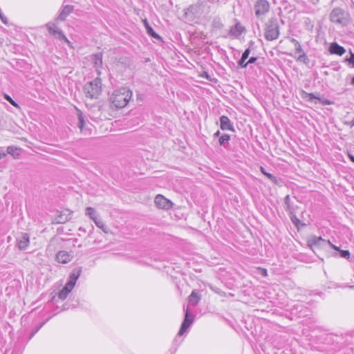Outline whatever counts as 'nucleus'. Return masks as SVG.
<instances>
[{"instance_id": "21", "label": "nucleus", "mask_w": 354, "mask_h": 354, "mask_svg": "<svg viewBox=\"0 0 354 354\" xmlns=\"http://www.w3.org/2000/svg\"><path fill=\"white\" fill-rule=\"evenodd\" d=\"M91 60L94 64V66L98 68L102 65V54L99 53L91 56Z\"/></svg>"}, {"instance_id": "22", "label": "nucleus", "mask_w": 354, "mask_h": 354, "mask_svg": "<svg viewBox=\"0 0 354 354\" xmlns=\"http://www.w3.org/2000/svg\"><path fill=\"white\" fill-rule=\"evenodd\" d=\"M21 149L15 146H9L7 147L6 152L15 158H18L20 156Z\"/></svg>"}, {"instance_id": "54", "label": "nucleus", "mask_w": 354, "mask_h": 354, "mask_svg": "<svg viewBox=\"0 0 354 354\" xmlns=\"http://www.w3.org/2000/svg\"><path fill=\"white\" fill-rule=\"evenodd\" d=\"M349 288H351V289H354V285L353 286H350Z\"/></svg>"}, {"instance_id": "15", "label": "nucleus", "mask_w": 354, "mask_h": 354, "mask_svg": "<svg viewBox=\"0 0 354 354\" xmlns=\"http://www.w3.org/2000/svg\"><path fill=\"white\" fill-rule=\"evenodd\" d=\"M220 127L222 130L234 131V128L230 120L227 116L222 115L220 117Z\"/></svg>"}, {"instance_id": "36", "label": "nucleus", "mask_w": 354, "mask_h": 354, "mask_svg": "<svg viewBox=\"0 0 354 354\" xmlns=\"http://www.w3.org/2000/svg\"><path fill=\"white\" fill-rule=\"evenodd\" d=\"M340 256L344 259H349L351 254L348 250H339Z\"/></svg>"}, {"instance_id": "11", "label": "nucleus", "mask_w": 354, "mask_h": 354, "mask_svg": "<svg viewBox=\"0 0 354 354\" xmlns=\"http://www.w3.org/2000/svg\"><path fill=\"white\" fill-rule=\"evenodd\" d=\"M326 244H328V241H326L321 236H313L308 241V245L313 251H315V250L318 247L324 246Z\"/></svg>"}, {"instance_id": "44", "label": "nucleus", "mask_w": 354, "mask_h": 354, "mask_svg": "<svg viewBox=\"0 0 354 354\" xmlns=\"http://www.w3.org/2000/svg\"><path fill=\"white\" fill-rule=\"evenodd\" d=\"M257 60V57H251L248 59V64H253V63H254Z\"/></svg>"}, {"instance_id": "37", "label": "nucleus", "mask_w": 354, "mask_h": 354, "mask_svg": "<svg viewBox=\"0 0 354 354\" xmlns=\"http://www.w3.org/2000/svg\"><path fill=\"white\" fill-rule=\"evenodd\" d=\"M350 53L351 57L349 58L346 57L345 59V62H348L350 64L352 65V67L354 68V53H352L351 51Z\"/></svg>"}, {"instance_id": "17", "label": "nucleus", "mask_w": 354, "mask_h": 354, "mask_svg": "<svg viewBox=\"0 0 354 354\" xmlns=\"http://www.w3.org/2000/svg\"><path fill=\"white\" fill-rule=\"evenodd\" d=\"M328 50L330 54L337 55L339 56H342L346 52L345 48L339 45L337 42H333L330 44Z\"/></svg>"}, {"instance_id": "39", "label": "nucleus", "mask_w": 354, "mask_h": 354, "mask_svg": "<svg viewBox=\"0 0 354 354\" xmlns=\"http://www.w3.org/2000/svg\"><path fill=\"white\" fill-rule=\"evenodd\" d=\"M245 60L246 59H245L243 58H241L238 62L239 66H241V68H246L248 65V62H245Z\"/></svg>"}, {"instance_id": "50", "label": "nucleus", "mask_w": 354, "mask_h": 354, "mask_svg": "<svg viewBox=\"0 0 354 354\" xmlns=\"http://www.w3.org/2000/svg\"><path fill=\"white\" fill-rule=\"evenodd\" d=\"M220 136V131H217L216 133H214V137H218Z\"/></svg>"}, {"instance_id": "28", "label": "nucleus", "mask_w": 354, "mask_h": 354, "mask_svg": "<svg viewBox=\"0 0 354 354\" xmlns=\"http://www.w3.org/2000/svg\"><path fill=\"white\" fill-rule=\"evenodd\" d=\"M260 170H261V173L263 175H265L269 180H270L274 184H277L278 180H277V178L274 176L267 172L263 167H261Z\"/></svg>"}, {"instance_id": "53", "label": "nucleus", "mask_w": 354, "mask_h": 354, "mask_svg": "<svg viewBox=\"0 0 354 354\" xmlns=\"http://www.w3.org/2000/svg\"><path fill=\"white\" fill-rule=\"evenodd\" d=\"M351 84H352L353 85H354V77H353V79H352V80H351Z\"/></svg>"}, {"instance_id": "9", "label": "nucleus", "mask_w": 354, "mask_h": 354, "mask_svg": "<svg viewBox=\"0 0 354 354\" xmlns=\"http://www.w3.org/2000/svg\"><path fill=\"white\" fill-rule=\"evenodd\" d=\"M185 310V318L178 333V335L179 336L183 335L194 322V316L190 313L188 307Z\"/></svg>"}, {"instance_id": "18", "label": "nucleus", "mask_w": 354, "mask_h": 354, "mask_svg": "<svg viewBox=\"0 0 354 354\" xmlns=\"http://www.w3.org/2000/svg\"><path fill=\"white\" fill-rule=\"evenodd\" d=\"M72 212L68 209L66 210V212H61L57 215L56 221L57 223H64L71 218Z\"/></svg>"}, {"instance_id": "16", "label": "nucleus", "mask_w": 354, "mask_h": 354, "mask_svg": "<svg viewBox=\"0 0 354 354\" xmlns=\"http://www.w3.org/2000/svg\"><path fill=\"white\" fill-rule=\"evenodd\" d=\"M303 97L304 98H308V100L311 102H313L314 100H317L324 105H330L332 103L329 100L320 98V97L316 96L313 93H307L306 91H303Z\"/></svg>"}, {"instance_id": "10", "label": "nucleus", "mask_w": 354, "mask_h": 354, "mask_svg": "<svg viewBox=\"0 0 354 354\" xmlns=\"http://www.w3.org/2000/svg\"><path fill=\"white\" fill-rule=\"evenodd\" d=\"M154 203L160 209H169L172 207V203L162 195L158 194L154 199Z\"/></svg>"}, {"instance_id": "6", "label": "nucleus", "mask_w": 354, "mask_h": 354, "mask_svg": "<svg viewBox=\"0 0 354 354\" xmlns=\"http://www.w3.org/2000/svg\"><path fill=\"white\" fill-rule=\"evenodd\" d=\"M49 34L53 35L60 41H64L70 44V41L66 38L64 32L54 23H48L46 25Z\"/></svg>"}, {"instance_id": "32", "label": "nucleus", "mask_w": 354, "mask_h": 354, "mask_svg": "<svg viewBox=\"0 0 354 354\" xmlns=\"http://www.w3.org/2000/svg\"><path fill=\"white\" fill-rule=\"evenodd\" d=\"M94 223H95L97 227L102 230L104 232L107 233V227L100 219L97 218L94 221Z\"/></svg>"}, {"instance_id": "35", "label": "nucleus", "mask_w": 354, "mask_h": 354, "mask_svg": "<svg viewBox=\"0 0 354 354\" xmlns=\"http://www.w3.org/2000/svg\"><path fill=\"white\" fill-rule=\"evenodd\" d=\"M299 56L297 59L298 61L299 62H303L304 63H307V61H308V59L306 56V55L305 54V53H299Z\"/></svg>"}, {"instance_id": "38", "label": "nucleus", "mask_w": 354, "mask_h": 354, "mask_svg": "<svg viewBox=\"0 0 354 354\" xmlns=\"http://www.w3.org/2000/svg\"><path fill=\"white\" fill-rule=\"evenodd\" d=\"M75 285V284L74 283H72V282H71V281H68L66 283V285L64 286V288H66V290H68L69 291V292H71V290H73V288H74Z\"/></svg>"}, {"instance_id": "2", "label": "nucleus", "mask_w": 354, "mask_h": 354, "mask_svg": "<svg viewBox=\"0 0 354 354\" xmlns=\"http://www.w3.org/2000/svg\"><path fill=\"white\" fill-rule=\"evenodd\" d=\"M280 35V26L277 17L270 18L264 25V37L267 41H274Z\"/></svg>"}, {"instance_id": "12", "label": "nucleus", "mask_w": 354, "mask_h": 354, "mask_svg": "<svg viewBox=\"0 0 354 354\" xmlns=\"http://www.w3.org/2000/svg\"><path fill=\"white\" fill-rule=\"evenodd\" d=\"M74 6L72 5H66L63 6L60 10L59 15L56 18L57 21H63L73 11Z\"/></svg>"}, {"instance_id": "30", "label": "nucleus", "mask_w": 354, "mask_h": 354, "mask_svg": "<svg viewBox=\"0 0 354 354\" xmlns=\"http://www.w3.org/2000/svg\"><path fill=\"white\" fill-rule=\"evenodd\" d=\"M289 214L290 218L292 223L296 226L298 227L300 224L301 221L297 217L296 214H295L294 211L290 212Z\"/></svg>"}, {"instance_id": "19", "label": "nucleus", "mask_w": 354, "mask_h": 354, "mask_svg": "<svg viewBox=\"0 0 354 354\" xmlns=\"http://www.w3.org/2000/svg\"><path fill=\"white\" fill-rule=\"evenodd\" d=\"M189 302L193 306L197 305L201 300V295L196 290H193L188 297Z\"/></svg>"}, {"instance_id": "45", "label": "nucleus", "mask_w": 354, "mask_h": 354, "mask_svg": "<svg viewBox=\"0 0 354 354\" xmlns=\"http://www.w3.org/2000/svg\"><path fill=\"white\" fill-rule=\"evenodd\" d=\"M290 41H291L292 44H294V45H295H295H297V44L299 43V42L297 39H295V38H291V39H290Z\"/></svg>"}, {"instance_id": "14", "label": "nucleus", "mask_w": 354, "mask_h": 354, "mask_svg": "<svg viewBox=\"0 0 354 354\" xmlns=\"http://www.w3.org/2000/svg\"><path fill=\"white\" fill-rule=\"evenodd\" d=\"M17 247L21 250H25L30 243L29 235L27 233H22L20 236L17 238Z\"/></svg>"}, {"instance_id": "34", "label": "nucleus", "mask_w": 354, "mask_h": 354, "mask_svg": "<svg viewBox=\"0 0 354 354\" xmlns=\"http://www.w3.org/2000/svg\"><path fill=\"white\" fill-rule=\"evenodd\" d=\"M4 98L14 106L19 107V104L15 100H13L12 98L10 95H8L7 94H4Z\"/></svg>"}, {"instance_id": "3", "label": "nucleus", "mask_w": 354, "mask_h": 354, "mask_svg": "<svg viewBox=\"0 0 354 354\" xmlns=\"http://www.w3.org/2000/svg\"><path fill=\"white\" fill-rule=\"evenodd\" d=\"M85 96L90 99H97L102 93V80L95 78L93 81L87 82L83 87Z\"/></svg>"}, {"instance_id": "51", "label": "nucleus", "mask_w": 354, "mask_h": 354, "mask_svg": "<svg viewBox=\"0 0 354 354\" xmlns=\"http://www.w3.org/2000/svg\"><path fill=\"white\" fill-rule=\"evenodd\" d=\"M6 153H5L4 152L0 153V159L1 158V157H6Z\"/></svg>"}, {"instance_id": "4", "label": "nucleus", "mask_w": 354, "mask_h": 354, "mask_svg": "<svg viewBox=\"0 0 354 354\" xmlns=\"http://www.w3.org/2000/svg\"><path fill=\"white\" fill-rule=\"evenodd\" d=\"M350 15L348 12L340 8H335L330 14V20L332 23L346 26L350 22Z\"/></svg>"}, {"instance_id": "43", "label": "nucleus", "mask_w": 354, "mask_h": 354, "mask_svg": "<svg viewBox=\"0 0 354 354\" xmlns=\"http://www.w3.org/2000/svg\"><path fill=\"white\" fill-rule=\"evenodd\" d=\"M344 124L349 126L350 127H354V118L351 121L344 122Z\"/></svg>"}, {"instance_id": "33", "label": "nucleus", "mask_w": 354, "mask_h": 354, "mask_svg": "<svg viewBox=\"0 0 354 354\" xmlns=\"http://www.w3.org/2000/svg\"><path fill=\"white\" fill-rule=\"evenodd\" d=\"M69 291L68 290H66L65 288H63L58 294V297L61 300H64L68 295Z\"/></svg>"}, {"instance_id": "8", "label": "nucleus", "mask_w": 354, "mask_h": 354, "mask_svg": "<svg viewBox=\"0 0 354 354\" xmlns=\"http://www.w3.org/2000/svg\"><path fill=\"white\" fill-rule=\"evenodd\" d=\"M185 310V318L178 333V335L179 336L183 335L194 322V316L190 313L188 307Z\"/></svg>"}, {"instance_id": "47", "label": "nucleus", "mask_w": 354, "mask_h": 354, "mask_svg": "<svg viewBox=\"0 0 354 354\" xmlns=\"http://www.w3.org/2000/svg\"><path fill=\"white\" fill-rule=\"evenodd\" d=\"M261 274L263 276H267V270L266 269L261 268Z\"/></svg>"}, {"instance_id": "24", "label": "nucleus", "mask_w": 354, "mask_h": 354, "mask_svg": "<svg viewBox=\"0 0 354 354\" xmlns=\"http://www.w3.org/2000/svg\"><path fill=\"white\" fill-rule=\"evenodd\" d=\"M230 140V136L228 134H223L221 136L219 137L218 142L219 145L224 148H227L229 145V140Z\"/></svg>"}, {"instance_id": "5", "label": "nucleus", "mask_w": 354, "mask_h": 354, "mask_svg": "<svg viewBox=\"0 0 354 354\" xmlns=\"http://www.w3.org/2000/svg\"><path fill=\"white\" fill-rule=\"evenodd\" d=\"M270 3L267 0H257L254 4L255 16L262 19L270 11Z\"/></svg>"}, {"instance_id": "40", "label": "nucleus", "mask_w": 354, "mask_h": 354, "mask_svg": "<svg viewBox=\"0 0 354 354\" xmlns=\"http://www.w3.org/2000/svg\"><path fill=\"white\" fill-rule=\"evenodd\" d=\"M250 49L249 48H246L245 51L243 53L241 58L247 59L250 55Z\"/></svg>"}, {"instance_id": "52", "label": "nucleus", "mask_w": 354, "mask_h": 354, "mask_svg": "<svg viewBox=\"0 0 354 354\" xmlns=\"http://www.w3.org/2000/svg\"><path fill=\"white\" fill-rule=\"evenodd\" d=\"M78 230H79L80 232H86V231H85V229H84V228H83V227H80L78 229Z\"/></svg>"}, {"instance_id": "7", "label": "nucleus", "mask_w": 354, "mask_h": 354, "mask_svg": "<svg viewBox=\"0 0 354 354\" xmlns=\"http://www.w3.org/2000/svg\"><path fill=\"white\" fill-rule=\"evenodd\" d=\"M185 310V318L178 333V335L179 336L183 335L194 322V316L190 313L188 307Z\"/></svg>"}, {"instance_id": "41", "label": "nucleus", "mask_w": 354, "mask_h": 354, "mask_svg": "<svg viewBox=\"0 0 354 354\" xmlns=\"http://www.w3.org/2000/svg\"><path fill=\"white\" fill-rule=\"evenodd\" d=\"M295 51L297 53H304L301 46L299 43L297 45H295Z\"/></svg>"}, {"instance_id": "27", "label": "nucleus", "mask_w": 354, "mask_h": 354, "mask_svg": "<svg viewBox=\"0 0 354 354\" xmlns=\"http://www.w3.org/2000/svg\"><path fill=\"white\" fill-rule=\"evenodd\" d=\"M86 215L89 216V218L93 221L97 219L96 211L91 207H88L86 208Z\"/></svg>"}, {"instance_id": "29", "label": "nucleus", "mask_w": 354, "mask_h": 354, "mask_svg": "<svg viewBox=\"0 0 354 354\" xmlns=\"http://www.w3.org/2000/svg\"><path fill=\"white\" fill-rule=\"evenodd\" d=\"M284 203L286 205L285 209L288 213L295 211L293 207L290 204V197L289 195L286 196L284 198Z\"/></svg>"}, {"instance_id": "42", "label": "nucleus", "mask_w": 354, "mask_h": 354, "mask_svg": "<svg viewBox=\"0 0 354 354\" xmlns=\"http://www.w3.org/2000/svg\"><path fill=\"white\" fill-rule=\"evenodd\" d=\"M328 244L330 246L331 248L334 249L336 251H339V250H341L339 247H337V246L333 245V243H331L330 242V241H328Z\"/></svg>"}, {"instance_id": "20", "label": "nucleus", "mask_w": 354, "mask_h": 354, "mask_svg": "<svg viewBox=\"0 0 354 354\" xmlns=\"http://www.w3.org/2000/svg\"><path fill=\"white\" fill-rule=\"evenodd\" d=\"M81 272H82V268L81 267H78V268H75L72 271V272L70 274V275H69V280L68 281L72 282V283H74L75 284L76 283V281L77 280V279L79 278V277L81 274Z\"/></svg>"}, {"instance_id": "49", "label": "nucleus", "mask_w": 354, "mask_h": 354, "mask_svg": "<svg viewBox=\"0 0 354 354\" xmlns=\"http://www.w3.org/2000/svg\"><path fill=\"white\" fill-rule=\"evenodd\" d=\"M313 5H316L318 3L319 0H309Z\"/></svg>"}, {"instance_id": "46", "label": "nucleus", "mask_w": 354, "mask_h": 354, "mask_svg": "<svg viewBox=\"0 0 354 354\" xmlns=\"http://www.w3.org/2000/svg\"><path fill=\"white\" fill-rule=\"evenodd\" d=\"M348 156L350 160L352 161L353 162H354V155H353L351 153H348Z\"/></svg>"}, {"instance_id": "1", "label": "nucleus", "mask_w": 354, "mask_h": 354, "mask_svg": "<svg viewBox=\"0 0 354 354\" xmlns=\"http://www.w3.org/2000/svg\"><path fill=\"white\" fill-rule=\"evenodd\" d=\"M131 97V91L128 88L122 87L113 91L110 97V102L116 109H122L127 106Z\"/></svg>"}, {"instance_id": "25", "label": "nucleus", "mask_w": 354, "mask_h": 354, "mask_svg": "<svg viewBox=\"0 0 354 354\" xmlns=\"http://www.w3.org/2000/svg\"><path fill=\"white\" fill-rule=\"evenodd\" d=\"M77 118H78V127L80 131L82 132L84 131V126L86 124V122L84 120V118L82 112L77 109Z\"/></svg>"}, {"instance_id": "26", "label": "nucleus", "mask_w": 354, "mask_h": 354, "mask_svg": "<svg viewBox=\"0 0 354 354\" xmlns=\"http://www.w3.org/2000/svg\"><path fill=\"white\" fill-rule=\"evenodd\" d=\"M145 28L147 30V32L149 35L151 37L155 38V39H160V37L153 30L151 26L149 25L147 20L145 21Z\"/></svg>"}, {"instance_id": "31", "label": "nucleus", "mask_w": 354, "mask_h": 354, "mask_svg": "<svg viewBox=\"0 0 354 354\" xmlns=\"http://www.w3.org/2000/svg\"><path fill=\"white\" fill-rule=\"evenodd\" d=\"M200 7L196 5H192L189 6L187 9V11L185 12L186 15H188L189 13L196 14L198 12V10H199Z\"/></svg>"}, {"instance_id": "23", "label": "nucleus", "mask_w": 354, "mask_h": 354, "mask_svg": "<svg viewBox=\"0 0 354 354\" xmlns=\"http://www.w3.org/2000/svg\"><path fill=\"white\" fill-rule=\"evenodd\" d=\"M243 30L244 28L241 26V25L239 23H238L230 29V34L231 35L237 37L243 32Z\"/></svg>"}, {"instance_id": "48", "label": "nucleus", "mask_w": 354, "mask_h": 354, "mask_svg": "<svg viewBox=\"0 0 354 354\" xmlns=\"http://www.w3.org/2000/svg\"><path fill=\"white\" fill-rule=\"evenodd\" d=\"M40 327L41 326H39V328H37L35 330H34V331L31 334L30 338L39 330Z\"/></svg>"}, {"instance_id": "13", "label": "nucleus", "mask_w": 354, "mask_h": 354, "mask_svg": "<svg viewBox=\"0 0 354 354\" xmlns=\"http://www.w3.org/2000/svg\"><path fill=\"white\" fill-rule=\"evenodd\" d=\"M72 259V254L64 250L59 251L56 254V260L60 263H67L70 262Z\"/></svg>"}]
</instances>
